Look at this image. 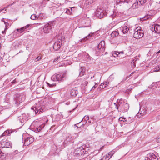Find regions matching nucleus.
I'll return each mask as SVG.
<instances>
[{"instance_id":"1","label":"nucleus","mask_w":160,"mask_h":160,"mask_svg":"<svg viewBox=\"0 0 160 160\" xmlns=\"http://www.w3.org/2000/svg\"><path fill=\"white\" fill-rule=\"evenodd\" d=\"M26 96L22 93H16L13 96V103L15 105L18 106L26 99Z\"/></svg>"},{"instance_id":"2","label":"nucleus","mask_w":160,"mask_h":160,"mask_svg":"<svg viewBox=\"0 0 160 160\" xmlns=\"http://www.w3.org/2000/svg\"><path fill=\"white\" fill-rule=\"evenodd\" d=\"M66 77L65 72L55 74L52 76L51 80L53 81L58 82H63L65 79Z\"/></svg>"},{"instance_id":"3","label":"nucleus","mask_w":160,"mask_h":160,"mask_svg":"<svg viewBox=\"0 0 160 160\" xmlns=\"http://www.w3.org/2000/svg\"><path fill=\"white\" fill-rule=\"evenodd\" d=\"M105 42L104 41H101L96 48L95 49L96 54L97 55H100L105 51Z\"/></svg>"},{"instance_id":"4","label":"nucleus","mask_w":160,"mask_h":160,"mask_svg":"<svg viewBox=\"0 0 160 160\" xmlns=\"http://www.w3.org/2000/svg\"><path fill=\"white\" fill-rule=\"evenodd\" d=\"M55 24L54 21L49 22L45 24L43 28V32L45 33H48Z\"/></svg>"},{"instance_id":"5","label":"nucleus","mask_w":160,"mask_h":160,"mask_svg":"<svg viewBox=\"0 0 160 160\" xmlns=\"http://www.w3.org/2000/svg\"><path fill=\"white\" fill-rule=\"evenodd\" d=\"M44 107L40 105V103H36L31 108L35 114L37 113L39 114L42 112L43 111Z\"/></svg>"},{"instance_id":"6","label":"nucleus","mask_w":160,"mask_h":160,"mask_svg":"<svg viewBox=\"0 0 160 160\" xmlns=\"http://www.w3.org/2000/svg\"><path fill=\"white\" fill-rule=\"evenodd\" d=\"M118 100L117 101L118 104H119V107H120V112H123L127 111L129 108L128 104L125 102H121L120 104V100H119V102Z\"/></svg>"},{"instance_id":"7","label":"nucleus","mask_w":160,"mask_h":160,"mask_svg":"<svg viewBox=\"0 0 160 160\" xmlns=\"http://www.w3.org/2000/svg\"><path fill=\"white\" fill-rule=\"evenodd\" d=\"M143 35V31L140 30V27H138L135 30L133 37L136 39H139L142 37Z\"/></svg>"},{"instance_id":"8","label":"nucleus","mask_w":160,"mask_h":160,"mask_svg":"<svg viewBox=\"0 0 160 160\" xmlns=\"http://www.w3.org/2000/svg\"><path fill=\"white\" fill-rule=\"evenodd\" d=\"M96 16L100 19L103 18L106 16V11H104L101 8H98L96 12Z\"/></svg>"},{"instance_id":"9","label":"nucleus","mask_w":160,"mask_h":160,"mask_svg":"<svg viewBox=\"0 0 160 160\" xmlns=\"http://www.w3.org/2000/svg\"><path fill=\"white\" fill-rule=\"evenodd\" d=\"M30 116L29 114L23 113L22 116L18 117V119L20 122L24 123L30 118Z\"/></svg>"},{"instance_id":"10","label":"nucleus","mask_w":160,"mask_h":160,"mask_svg":"<svg viewBox=\"0 0 160 160\" xmlns=\"http://www.w3.org/2000/svg\"><path fill=\"white\" fill-rule=\"evenodd\" d=\"M81 21L82 26L84 27H88L90 25L89 19L86 16L81 18Z\"/></svg>"},{"instance_id":"11","label":"nucleus","mask_w":160,"mask_h":160,"mask_svg":"<svg viewBox=\"0 0 160 160\" xmlns=\"http://www.w3.org/2000/svg\"><path fill=\"white\" fill-rule=\"evenodd\" d=\"M72 138L71 135L67 134L66 136L65 139L63 143L65 147L68 144L72 142Z\"/></svg>"},{"instance_id":"12","label":"nucleus","mask_w":160,"mask_h":160,"mask_svg":"<svg viewBox=\"0 0 160 160\" xmlns=\"http://www.w3.org/2000/svg\"><path fill=\"white\" fill-rule=\"evenodd\" d=\"M24 144L25 146H28L32 143L34 141L33 137L28 136V137L24 138Z\"/></svg>"},{"instance_id":"13","label":"nucleus","mask_w":160,"mask_h":160,"mask_svg":"<svg viewBox=\"0 0 160 160\" xmlns=\"http://www.w3.org/2000/svg\"><path fill=\"white\" fill-rule=\"evenodd\" d=\"M0 142V147L1 148H12L11 144L10 142L4 141L1 142Z\"/></svg>"},{"instance_id":"14","label":"nucleus","mask_w":160,"mask_h":160,"mask_svg":"<svg viewBox=\"0 0 160 160\" xmlns=\"http://www.w3.org/2000/svg\"><path fill=\"white\" fill-rule=\"evenodd\" d=\"M145 160H158V158L153 153H150L147 154Z\"/></svg>"},{"instance_id":"15","label":"nucleus","mask_w":160,"mask_h":160,"mask_svg":"<svg viewBox=\"0 0 160 160\" xmlns=\"http://www.w3.org/2000/svg\"><path fill=\"white\" fill-rule=\"evenodd\" d=\"M62 44L61 40H59L56 41L54 44L53 46V49L56 51L58 50L61 47V45Z\"/></svg>"},{"instance_id":"16","label":"nucleus","mask_w":160,"mask_h":160,"mask_svg":"<svg viewBox=\"0 0 160 160\" xmlns=\"http://www.w3.org/2000/svg\"><path fill=\"white\" fill-rule=\"evenodd\" d=\"M132 1V0H117L116 1V3L117 4L121 6L124 3L129 4L131 3Z\"/></svg>"},{"instance_id":"17","label":"nucleus","mask_w":160,"mask_h":160,"mask_svg":"<svg viewBox=\"0 0 160 160\" xmlns=\"http://www.w3.org/2000/svg\"><path fill=\"white\" fill-rule=\"evenodd\" d=\"M114 153V151H111L110 152H109L108 154H106L105 156H104L100 160H109V159L111 158Z\"/></svg>"},{"instance_id":"18","label":"nucleus","mask_w":160,"mask_h":160,"mask_svg":"<svg viewBox=\"0 0 160 160\" xmlns=\"http://www.w3.org/2000/svg\"><path fill=\"white\" fill-rule=\"evenodd\" d=\"M88 151H74L73 152L74 156H79L85 154Z\"/></svg>"},{"instance_id":"19","label":"nucleus","mask_w":160,"mask_h":160,"mask_svg":"<svg viewBox=\"0 0 160 160\" xmlns=\"http://www.w3.org/2000/svg\"><path fill=\"white\" fill-rule=\"evenodd\" d=\"M12 131L11 130H8L5 131L0 136V138L1 139H2L4 138L3 137H5V138L6 137H7V135L10 134V133H12Z\"/></svg>"},{"instance_id":"20","label":"nucleus","mask_w":160,"mask_h":160,"mask_svg":"<svg viewBox=\"0 0 160 160\" xmlns=\"http://www.w3.org/2000/svg\"><path fill=\"white\" fill-rule=\"evenodd\" d=\"M152 31H155V32L157 33H160V25H155L154 26V27H152Z\"/></svg>"},{"instance_id":"21","label":"nucleus","mask_w":160,"mask_h":160,"mask_svg":"<svg viewBox=\"0 0 160 160\" xmlns=\"http://www.w3.org/2000/svg\"><path fill=\"white\" fill-rule=\"evenodd\" d=\"M120 30L123 33L125 34L129 30V28L126 26L124 25L120 27Z\"/></svg>"},{"instance_id":"22","label":"nucleus","mask_w":160,"mask_h":160,"mask_svg":"<svg viewBox=\"0 0 160 160\" xmlns=\"http://www.w3.org/2000/svg\"><path fill=\"white\" fill-rule=\"evenodd\" d=\"M77 88L75 87L72 88L70 91V95L72 96L75 97L78 93Z\"/></svg>"},{"instance_id":"23","label":"nucleus","mask_w":160,"mask_h":160,"mask_svg":"<svg viewBox=\"0 0 160 160\" xmlns=\"http://www.w3.org/2000/svg\"><path fill=\"white\" fill-rule=\"evenodd\" d=\"M121 13L120 12H114L112 14L110 15V17L114 18H119L121 17Z\"/></svg>"},{"instance_id":"24","label":"nucleus","mask_w":160,"mask_h":160,"mask_svg":"<svg viewBox=\"0 0 160 160\" xmlns=\"http://www.w3.org/2000/svg\"><path fill=\"white\" fill-rule=\"evenodd\" d=\"M95 0H87L85 1L84 4V6L85 8H88V6L91 5L92 4Z\"/></svg>"},{"instance_id":"25","label":"nucleus","mask_w":160,"mask_h":160,"mask_svg":"<svg viewBox=\"0 0 160 160\" xmlns=\"http://www.w3.org/2000/svg\"><path fill=\"white\" fill-rule=\"evenodd\" d=\"M74 7H69L68 8H66V11L65 13L69 15H71L72 14V9L74 8Z\"/></svg>"},{"instance_id":"26","label":"nucleus","mask_w":160,"mask_h":160,"mask_svg":"<svg viewBox=\"0 0 160 160\" xmlns=\"http://www.w3.org/2000/svg\"><path fill=\"white\" fill-rule=\"evenodd\" d=\"M84 78L83 80L82 78H80V79L81 81H82V82H83L82 84L83 85H84V86H87V85L88 83V82L87 81H86V80L89 78V77L87 75L86 76H84Z\"/></svg>"},{"instance_id":"27","label":"nucleus","mask_w":160,"mask_h":160,"mask_svg":"<svg viewBox=\"0 0 160 160\" xmlns=\"http://www.w3.org/2000/svg\"><path fill=\"white\" fill-rule=\"evenodd\" d=\"M31 128L32 131L35 132H39L41 129H42V127L41 126H39L38 127H35L32 128V125L31 126Z\"/></svg>"},{"instance_id":"28","label":"nucleus","mask_w":160,"mask_h":160,"mask_svg":"<svg viewBox=\"0 0 160 160\" xmlns=\"http://www.w3.org/2000/svg\"><path fill=\"white\" fill-rule=\"evenodd\" d=\"M92 34H90L88 36H87L84 38L82 39L81 40V42H84V40H87L89 38H91L92 37Z\"/></svg>"},{"instance_id":"29","label":"nucleus","mask_w":160,"mask_h":160,"mask_svg":"<svg viewBox=\"0 0 160 160\" xmlns=\"http://www.w3.org/2000/svg\"><path fill=\"white\" fill-rule=\"evenodd\" d=\"M129 118H128V120L126 119L124 117H120L119 119V121H123V122H128L129 123H130L131 122L129 121Z\"/></svg>"},{"instance_id":"30","label":"nucleus","mask_w":160,"mask_h":160,"mask_svg":"<svg viewBox=\"0 0 160 160\" xmlns=\"http://www.w3.org/2000/svg\"><path fill=\"white\" fill-rule=\"evenodd\" d=\"M108 84V82H105L103 83H101L99 86V88H103L107 87Z\"/></svg>"},{"instance_id":"31","label":"nucleus","mask_w":160,"mask_h":160,"mask_svg":"<svg viewBox=\"0 0 160 160\" xmlns=\"http://www.w3.org/2000/svg\"><path fill=\"white\" fill-rule=\"evenodd\" d=\"M114 78V75L113 74H112L109 76L108 79H107V82H108H108L109 84V82L112 81L113 80Z\"/></svg>"},{"instance_id":"32","label":"nucleus","mask_w":160,"mask_h":160,"mask_svg":"<svg viewBox=\"0 0 160 160\" xmlns=\"http://www.w3.org/2000/svg\"><path fill=\"white\" fill-rule=\"evenodd\" d=\"M119 34L118 32V31H115L111 34V36L112 38H114L118 36Z\"/></svg>"},{"instance_id":"33","label":"nucleus","mask_w":160,"mask_h":160,"mask_svg":"<svg viewBox=\"0 0 160 160\" xmlns=\"http://www.w3.org/2000/svg\"><path fill=\"white\" fill-rule=\"evenodd\" d=\"M138 4V2L136 0V2L133 4L132 6V8L133 9H135L136 8H138V6H139Z\"/></svg>"},{"instance_id":"34","label":"nucleus","mask_w":160,"mask_h":160,"mask_svg":"<svg viewBox=\"0 0 160 160\" xmlns=\"http://www.w3.org/2000/svg\"><path fill=\"white\" fill-rule=\"evenodd\" d=\"M139 3V6L143 5L147 2V0H137Z\"/></svg>"},{"instance_id":"35","label":"nucleus","mask_w":160,"mask_h":160,"mask_svg":"<svg viewBox=\"0 0 160 160\" xmlns=\"http://www.w3.org/2000/svg\"><path fill=\"white\" fill-rule=\"evenodd\" d=\"M79 76L81 77L83 76L84 74V70H83L82 68H80L79 69Z\"/></svg>"},{"instance_id":"36","label":"nucleus","mask_w":160,"mask_h":160,"mask_svg":"<svg viewBox=\"0 0 160 160\" xmlns=\"http://www.w3.org/2000/svg\"><path fill=\"white\" fill-rule=\"evenodd\" d=\"M5 158V154L2 152L1 151H0V160H2Z\"/></svg>"},{"instance_id":"37","label":"nucleus","mask_w":160,"mask_h":160,"mask_svg":"<svg viewBox=\"0 0 160 160\" xmlns=\"http://www.w3.org/2000/svg\"><path fill=\"white\" fill-rule=\"evenodd\" d=\"M123 51H121V52H116H116L114 53V54H116V56H114V57H117V56H119L120 57L121 56L119 55L120 54H123Z\"/></svg>"},{"instance_id":"38","label":"nucleus","mask_w":160,"mask_h":160,"mask_svg":"<svg viewBox=\"0 0 160 160\" xmlns=\"http://www.w3.org/2000/svg\"><path fill=\"white\" fill-rule=\"evenodd\" d=\"M31 25H30V24L27 25L23 27H22V28H20V29H21L22 30V31L23 32H24V31H25L30 26H31Z\"/></svg>"},{"instance_id":"39","label":"nucleus","mask_w":160,"mask_h":160,"mask_svg":"<svg viewBox=\"0 0 160 160\" xmlns=\"http://www.w3.org/2000/svg\"><path fill=\"white\" fill-rule=\"evenodd\" d=\"M44 17L43 16V14L40 13L38 15V16L37 17V19L38 20H42L43 18Z\"/></svg>"},{"instance_id":"40","label":"nucleus","mask_w":160,"mask_h":160,"mask_svg":"<svg viewBox=\"0 0 160 160\" xmlns=\"http://www.w3.org/2000/svg\"><path fill=\"white\" fill-rule=\"evenodd\" d=\"M10 98L8 96V95H6L5 98L4 99V102L7 103L9 102Z\"/></svg>"},{"instance_id":"41","label":"nucleus","mask_w":160,"mask_h":160,"mask_svg":"<svg viewBox=\"0 0 160 160\" xmlns=\"http://www.w3.org/2000/svg\"><path fill=\"white\" fill-rule=\"evenodd\" d=\"M160 70V64L156 67L154 68V72H157Z\"/></svg>"},{"instance_id":"42","label":"nucleus","mask_w":160,"mask_h":160,"mask_svg":"<svg viewBox=\"0 0 160 160\" xmlns=\"http://www.w3.org/2000/svg\"><path fill=\"white\" fill-rule=\"evenodd\" d=\"M30 19L33 20H37V17L35 14H32L31 16Z\"/></svg>"},{"instance_id":"43","label":"nucleus","mask_w":160,"mask_h":160,"mask_svg":"<svg viewBox=\"0 0 160 160\" xmlns=\"http://www.w3.org/2000/svg\"><path fill=\"white\" fill-rule=\"evenodd\" d=\"M91 118L92 119V120H89L87 122H88L89 123V124L93 123L94 122V120H95L94 119V117H92Z\"/></svg>"},{"instance_id":"44","label":"nucleus","mask_w":160,"mask_h":160,"mask_svg":"<svg viewBox=\"0 0 160 160\" xmlns=\"http://www.w3.org/2000/svg\"><path fill=\"white\" fill-rule=\"evenodd\" d=\"M83 119L84 120L87 121L89 120V117L88 116H85L82 119V120L81 121L79 122V123L81 122Z\"/></svg>"},{"instance_id":"45","label":"nucleus","mask_w":160,"mask_h":160,"mask_svg":"<svg viewBox=\"0 0 160 160\" xmlns=\"http://www.w3.org/2000/svg\"><path fill=\"white\" fill-rule=\"evenodd\" d=\"M15 3V2H14L13 3H12V4H9V5L7 6L6 7H5L4 8H3L2 9H1L0 10V12H1L3 10H4V9L5 8H7L9 6H12Z\"/></svg>"},{"instance_id":"46","label":"nucleus","mask_w":160,"mask_h":160,"mask_svg":"<svg viewBox=\"0 0 160 160\" xmlns=\"http://www.w3.org/2000/svg\"><path fill=\"white\" fill-rule=\"evenodd\" d=\"M151 17V16L150 15H147L144 17V20H146L147 19H148L150 18Z\"/></svg>"},{"instance_id":"47","label":"nucleus","mask_w":160,"mask_h":160,"mask_svg":"<svg viewBox=\"0 0 160 160\" xmlns=\"http://www.w3.org/2000/svg\"><path fill=\"white\" fill-rule=\"evenodd\" d=\"M41 57L40 56H38V57H37L35 59V60H34V61L35 62H37L40 60L41 59Z\"/></svg>"},{"instance_id":"48","label":"nucleus","mask_w":160,"mask_h":160,"mask_svg":"<svg viewBox=\"0 0 160 160\" xmlns=\"http://www.w3.org/2000/svg\"><path fill=\"white\" fill-rule=\"evenodd\" d=\"M85 147L86 146L83 145L79 147V149H80V150H84L86 149Z\"/></svg>"},{"instance_id":"49","label":"nucleus","mask_w":160,"mask_h":160,"mask_svg":"<svg viewBox=\"0 0 160 160\" xmlns=\"http://www.w3.org/2000/svg\"><path fill=\"white\" fill-rule=\"evenodd\" d=\"M155 84V83L153 82L152 83V84L150 86H149V88H154V87H156V86H154Z\"/></svg>"},{"instance_id":"50","label":"nucleus","mask_w":160,"mask_h":160,"mask_svg":"<svg viewBox=\"0 0 160 160\" xmlns=\"http://www.w3.org/2000/svg\"><path fill=\"white\" fill-rule=\"evenodd\" d=\"M16 31L18 32H19L20 33H22L23 31L21 29H20V28H17L16 29Z\"/></svg>"},{"instance_id":"51","label":"nucleus","mask_w":160,"mask_h":160,"mask_svg":"<svg viewBox=\"0 0 160 160\" xmlns=\"http://www.w3.org/2000/svg\"><path fill=\"white\" fill-rule=\"evenodd\" d=\"M114 104L115 105L116 108L118 110V106H119V104L117 105L116 103H115Z\"/></svg>"},{"instance_id":"52","label":"nucleus","mask_w":160,"mask_h":160,"mask_svg":"<svg viewBox=\"0 0 160 160\" xmlns=\"http://www.w3.org/2000/svg\"><path fill=\"white\" fill-rule=\"evenodd\" d=\"M16 83V81L15 79H14V80H13V81H12L11 82V83L12 84H15V83Z\"/></svg>"},{"instance_id":"53","label":"nucleus","mask_w":160,"mask_h":160,"mask_svg":"<svg viewBox=\"0 0 160 160\" xmlns=\"http://www.w3.org/2000/svg\"><path fill=\"white\" fill-rule=\"evenodd\" d=\"M128 78H129V76H128L126 77V78H124V79H123V81H125V80H127V79Z\"/></svg>"},{"instance_id":"54","label":"nucleus","mask_w":160,"mask_h":160,"mask_svg":"<svg viewBox=\"0 0 160 160\" xmlns=\"http://www.w3.org/2000/svg\"><path fill=\"white\" fill-rule=\"evenodd\" d=\"M145 112V111L144 110L143 112L142 111H141V112L140 113V114H141L142 115H144V113Z\"/></svg>"},{"instance_id":"55","label":"nucleus","mask_w":160,"mask_h":160,"mask_svg":"<svg viewBox=\"0 0 160 160\" xmlns=\"http://www.w3.org/2000/svg\"><path fill=\"white\" fill-rule=\"evenodd\" d=\"M98 86V84L96 83L94 86H93V87L92 88V89L93 88H95L96 87H97Z\"/></svg>"},{"instance_id":"56","label":"nucleus","mask_w":160,"mask_h":160,"mask_svg":"<svg viewBox=\"0 0 160 160\" xmlns=\"http://www.w3.org/2000/svg\"><path fill=\"white\" fill-rule=\"evenodd\" d=\"M157 142H160V138H159L157 140Z\"/></svg>"},{"instance_id":"57","label":"nucleus","mask_w":160,"mask_h":160,"mask_svg":"<svg viewBox=\"0 0 160 160\" xmlns=\"http://www.w3.org/2000/svg\"><path fill=\"white\" fill-rule=\"evenodd\" d=\"M4 22L5 24V26L6 25H9L8 23H7V22H5V21H4Z\"/></svg>"},{"instance_id":"58","label":"nucleus","mask_w":160,"mask_h":160,"mask_svg":"<svg viewBox=\"0 0 160 160\" xmlns=\"http://www.w3.org/2000/svg\"><path fill=\"white\" fill-rule=\"evenodd\" d=\"M4 22L5 24V26L6 25H9L8 23H7V22H5V21H4Z\"/></svg>"},{"instance_id":"59","label":"nucleus","mask_w":160,"mask_h":160,"mask_svg":"<svg viewBox=\"0 0 160 160\" xmlns=\"http://www.w3.org/2000/svg\"><path fill=\"white\" fill-rule=\"evenodd\" d=\"M6 31V30H4V31H2V33L3 34H5Z\"/></svg>"},{"instance_id":"60","label":"nucleus","mask_w":160,"mask_h":160,"mask_svg":"<svg viewBox=\"0 0 160 160\" xmlns=\"http://www.w3.org/2000/svg\"><path fill=\"white\" fill-rule=\"evenodd\" d=\"M8 26V25H6L5 26V30H6L7 29Z\"/></svg>"},{"instance_id":"61","label":"nucleus","mask_w":160,"mask_h":160,"mask_svg":"<svg viewBox=\"0 0 160 160\" xmlns=\"http://www.w3.org/2000/svg\"><path fill=\"white\" fill-rule=\"evenodd\" d=\"M48 85H49L50 87H51L53 85L52 84H49V83H48Z\"/></svg>"},{"instance_id":"62","label":"nucleus","mask_w":160,"mask_h":160,"mask_svg":"<svg viewBox=\"0 0 160 160\" xmlns=\"http://www.w3.org/2000/svg\"><path fill=\"white\" fill-rule=\"evenodd\" d=\"M115 52H114L113 53V54H112V55H113V56L114 57V56H116V54H114V53H115Z\"/></svg>"},{"instance_id":"63","label":"nucleus","mask_w":160,"mask_h":160,"mask_svg":"<svg viewBox=\"0 0 160 160\" xmlns=\"http://www.w3.org/2000/svg\"><path fill=\"white\" fill-rule=\"evenodd\" d=\"M135 66V65L134 64H133V65H132V67H133V68H134Z\"/></svg>"},{"instance_id":"64","label":"nucleus","mask_w":160,"mask_h":160,"mask_svg":"<svg viewBox=\"0 0 160 160\" xmlns=\"http://www.w3.org/2000/svg\"><path fill=\"white\" fill-rule=\"evenodd\" d=\"M133 73V72L132 73L128 76H129V77H130V76H131L132 74Z\"/></svg>"}]
</instances>
